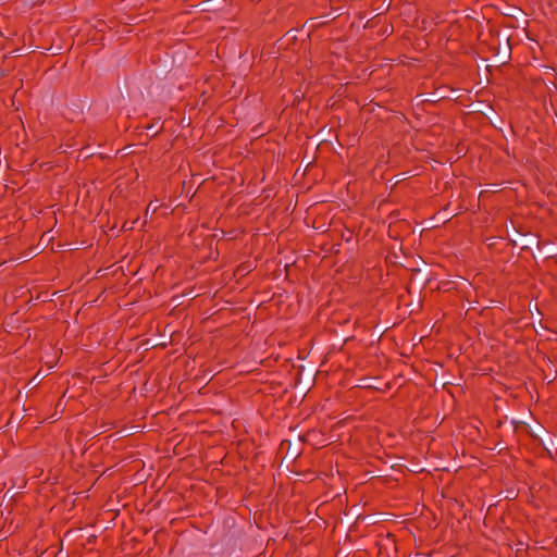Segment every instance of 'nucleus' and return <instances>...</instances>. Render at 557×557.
<instances>
[{
	"label": "nucleus",
	"instance_id": "2",
	"mask_svg": "<svg viewBox=\"0 0 557 557\" xmlns=\"http://www.w3.org/2000/svg\"><path fill=\"white\" fill-rule=\"evenodd\" d=\"M440 215H443V219H445L447 215V208L444 209V212H440Z\"/></svg>",
	"mask_w": 557,
	"mask_h": 557
},
{
	"label": "nucleus",
	"instance_id": "1",
	"mask_svg": "<svg viewBox=\"0 0 557 557\" xmlns=\"http://www.w3.org/2000/svg\"><path fill=\"white\" fill-rule=\"evenodd\" d=\"M465 153H466V151H465V149H463V148H460V149H459V148L455 147V151H454L455 157H456V156H457V157H461V156H462V154H465Z\"/></svg>",
	"mask_w": 557,
	"mask_h": 557
},
{
	"label": "nucleus",
	"instance_id": "3",
	"mask_svg": "<svg viewBox=\"0 0 557 557\" xmlns=\"http://www.w3.org/2000/svg\"><path fill=\"white\" fill-rule=\"evenodd\" d=\"M454 285H455V290L457 289V285H458V282H454Z\"/></svg>",
	"mask_w": 557,
	"mask_h": 557
}]
</instances>
